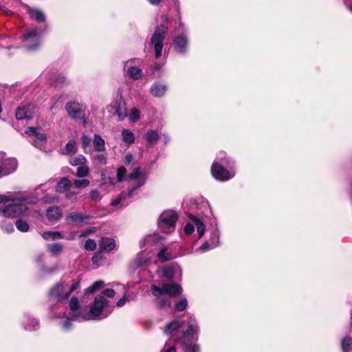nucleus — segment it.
Listing matches in <instances>:
<instances>
[{
	"mask_svg": "<svg viewBox=\"0 0 352 352\" xmlns=\"http://www.w3.org/2000/svg\"><path fill=\"white\" fill-rule=\"evenodd\" d=\"M126 175V169L124 167L121 166L118 168V170H117L118 182H122L124 179Z\"/></svg>",
	"mask_w": 352,
	"mask_h": 352,
	"instance_id": "obj_45",
	"label": "nucleus"
},
{
	"mask_svg": "<svg viewBox=\"0 0 352 352\" xmlns=\"http://www.w3.org/2000/svg\"><path fill=\"white\" fill-rule=\"evenodd\" d=\"M194 230L195 226L190 223H188L184 227V232L188 235L191 234L193 232Z\"/></svg>",
	"mask_w": 352,
	"mask_h": 352,
	"instance_id": "obj_54",
	"label": "nucleus"
},
{
	"mask_svg": "<svg viewBox=\"0 0 352 352\" xmlns=\"http://www.w3.org/2000/svg\"><path fill=\"white\" fill-rule=\"evenodd\" d=\"M121 135L124 143L131 144L135 142V135L129 129H124L121 132Z\"/></svg>",
	"mask_w": 352,
	"mask_h": 352,
	"instance_id": "obj_30",
	"label": "nucleus"
},
{
	"mask_svg": "<svg viewBox=\"0 0 352 352\" xmlns=\"http://www.w3.org/2000/svg\"><path fill=\"white\" fill-rule=\"evenodd\" d=\"M1 11L2 13L5 14L6 15H10L12 14V11L6 8V7H1L0 8Z\"/></svg>",
	"mask_w": 352,
	"mask_h": 352,
	"instance_id": "obj_62",
	"label": "nucleus"
},
{
	"mask_svg": "<svg viewBox=\"0 0 352 352\" xmlns=\"http://www.w3.org/2000/svg\"><path fill=\"white\" fill-rule=\"evenodd\" d=\"M23 324L24 325L25 329L28 331L36 330L38 327V321L36 319L31 318L28 315L24 316Z\"/></svg>",
	"mask_w": 352,
	"mask_h": 352,
	"instance_id": "obj_26",
	"label": "nucleus"
},
{
	"mask_svg": "<svg viewBox=\"0 0 352 352\" xmlns=\"http://www.w3.org/2000/svg\"><path fill=\"white\" fill-rule=\"evenodd\" d=\"M225 156H226V154L225 153L223 152H220L218 155V160H219V163L221 162V164H229V162H223V160H225Z\"/></svg>",
	"mask_w": 352,
	"mask_h": 352,
	"instance_id": "obj_56",
	"label": "nucleus"
},
{
	"mask_svg": "<svg viewBox=\"0 0 352 352\" xmlns=\"http://www.w3.org/2000/svg\"><path fill=\"white\" fill-rule=\"evenodd\" d=\"M219 234L217 231H214L212 234V239L210 242L206 241L199 248V250L201 252H206L217 247L219 244Z\"/></svg>",
	"mask_w": 352,
	"mask_h": 352,
	"instance_id": "obj_20",
	"label": "nucleus"
},
{
	"mask_svg": "<svg viewBox=\"0 0 352 352\" xmlns=\"http://www.w3.org/2000/svg\"><path fill=\"white\" fill-rule=\"evenodd\" d=\"M162 291L168 296L179 295L182 292V287L178 284H164L160 287Z\"/></svg>",
	"mask_w": 352,
	"mask_h": 352,
	"instance_id": "obj_17",
	"label": "nucleus"
},
{
	"mask_svg": "<svg viewBox=\"0 0 352 352\" xmlns=\"http://www.w3.org/2000/svg\"><path fill=\"white\" fill-rule=\"evenodd\" d=\"M168 32V27L164 25L157 26L151 37V43L154 47L155 58H158L162 56L163 48V41Z\"/></svg>",
	"mask_w": 352,
	"mask_h": 352,
	"instance_id": "obj_8",
	"label": "nucleus"
},
{
	"mask_svg": "<svg viewBox=\"0 0 352 352\" xmlns=\"http://www.w3.org/2000/svg\"><path fill=\"white\" fill-rule=\"evenodd\" d=\"M89 219L87 214L80 212H70L66 217V221L68 223H83Z\"/></svg>",
	"mask_w": 352,
	"mask_h": 352,
	"instance_id": "obj_22",
	"label": "nucleus"
},
{
	"mask_svg": "<svg viewBox=\"0 0 352 352\" xmlns=\"http://www.w3.org/2000/svg\"><path fill=\"white\" fill-rule=\"evenodd\" d=\"M62 216V210L59 206H51L46 210V217L50 221H57L61 219Z\"/></svg>",
	"mask_w": 352,
	"mask_h": 352,
	"instance_id": "obj_16",
	"label": "nucleus"
},
{
	"mask_svg": "<svg viewBox=\"0 0 352 352\" xmlns=\"http://www.w3.org/2000/svg\"><path fill=\"white\" fill-rule=\"evenodd\" d=\"M126 299L125 298V296L122 297V298H120L116 303L117 306L119 307H121L122 306L124 305V304L126 303Z\"/></svg>",
	"mask_w": 352,
	"mask_h": 352,
	"instance_id": "obj_61",
	"label": "nucleus"
},
{
	"mask_svg": "<svg viewBox=\"0 0 352 352\" xmlns=\"http://www.w3.org/2000/svg\"><path fill=\"white\" fill-rule=\"evenodd\" d=\"M114 108L120 120H122L126 116V109L121 97L116 100Z\"/></svg>",
	"mask_w": 352,
	"mask_h": 352,
	"instance_id": "obj_24",
	"label": "nucleus"
},
{
	"mask_svg": "<svg viewBox=\"0 0 352 352\" xmlns=\"http://www.w3.org/2000/svg\"><path fill=\"white\" fill-rule=\"evenodd\" d=\"M188 218L194 222L195 226L197 228V232L199 234V237L201 238L205 232V226L201 221H200L197 217L192 214H188Z\"/></svg>",
	"mask_w": 352,
	"mask_h": 352,
	"instance_id": "obj_27",
	"label": "nucleus"
},
{
	"mask_svg": "<svg viewBox=\"0 0 352 352\" xmlns=\"http://www.w3.org/2000/svg\"><path fill=\"white\" fill-rule=\"evenodd\" d=\"M65 108L69 117L73 119L80 118L83 116V107L78 102H67L65 104Z\"/></svg>",
	"mask_w": 352,
	"mask_h": 352,
	"instance_id": "obj_11",
	"label": "nucleus"
},
{
	"mask_svg": "<svg viewBox=\"0 0 352 352\" xmlns=\"http://www.w3.org/2000/svg\"><path fill=\"white\" fill-rule=\"evenodd\" d=\"M69 308L71 311L69 315H71L72 318L79 320H85L84 316H85V313H83L81 309H80L78 298L72 297L71 298L69 302Z\"/></svg>",
	"mask_w": 352,
	"mask_h": 352,
	"instance_id": "obj_13",
	"label": "nucleus"
},
{
	"mask_svg": "<svg viewBox=\"0 0 352 352\" xmlns=\"http://www.w3.org/2000/svg\"><path fill=\"white\" fill-rule=\"evenodd\" d=\"M94 160L101 165H104L107 163V157L104 154H98L95 155Z\"/></svg>",
	"mask_w": 352,
	"mask_h": 352,
	"instance_id": "obj_48",
	"label": "nucleus"
},
{
	"mask_svg": "<svg viewBox=\"0 0 352 352\" xmlns=\"http://www.w3.org/2000/svg\"><path fill=\"white\" fill-rule=\"evenodd\" d=\"M97 244L95 240L89 239L85 241V249L88 251H94L96 250Z\"/></svg>",
	"mask_w": 352,
	"mask_h": 352,
	"instance_id": "obj_42",
	"label": "nucleus"
},
{
	"mask_svg": "<svg viewBox=\"0 0 352 352\" xmlns=\"http://www.w3.org/2000/svg\"><path fill=\"white\" fill-rule=\"evenodd\" d=\"M42 236L45 240H56L64 238V235L59 231L44 232Z\"/></svg>",
	"mask_w": 352,
	"mask_h": 352,
	"instance_id": "obj_31",
	"label": "nucleus"
},
{
	"mask_svg": "<svg viewBox=\"0 0 352 352\" xmlns=\"http://www.w3.org/2000/svg\"><path fill=\"white\" fill-rule=\"evenodd\" d=\"M146 262V259L142 260L140 258H138L135 261L136 267H142L145 264Z\"/></svg>",
	"mask_w": 352,
	"mask_h": 352,
	"instance_id": "obj_60",
	"label": "nucleus"
},
{
	"mask_svg": "<svg viewBox=\"0 0 352 352\" xmlns=\"http://www.w3.org/2000/svg\"><path fill=\"white\" fill-rule=\"evenodd\" d=\"M34 113V107L31 104L20 107L16 111V118L17 120L31 119Z\"/></svg>",
	"mask_w": 352,
	"mask_h": 352,
	"instance_id": "obj_14",
	"label": "nucleus"
},
{
	"mask_svg": "<svg viewBox=\"0 0 352 352\" xmlns=\"http://www.w3.org/2000/svg\"><path fill=\"white\" fill-rule=\"evenodd\" d=\"M8 201V197L6 195H0V204L5 203Z\"/></svg>",
	"mask_w": 352,
	"mask_h": 352,
	"instance_id": "obj_64",
	"label": "nucleus"
},
{
	"mask_svg": "<svg viewBox=\"0 0 352 352\" xmlns=\"http://www.w3.org/2000/svg\"><path fill=\"white\" fill-rule=\"evenodd\" d=\"M188 305V302L186 298H182L175 305V309L177 311H184Z\"/></svg>",
	"mask_w": 352,
	"mask_h": 352,
	"instance_id": "obj_44",
	"label": "nucleus"
},
{
	"mask_svg": "<svg viewBox=\"0 0 352 352\" xmlns=\"http://www.w3.org/2000/svg\"><path fill=\"white\" fill-rule=\"evenodd\" d=\"M167 90L166 85L160 82H155L150 88L152 96L156 98H160L165 95Z\"/></svg>",
	"mask_w": 352,
	"mask_h": 352,
	"instance_id": "obj_21",
	"label": "nucleus"
},
{
	"mask_svg": "<svg viewBox=\"0 0 352 352\" xmlns=\"http://www.w3.org/2000/svg\"><path fill=\"white\" fill-rule=\"evenodd\" d=\"M100 248L105 252H110L116 248V243L114 239L111 238H102L99 243Z\"/></svg>",
	"mask_w": 352,
	"mask_h": 352,
	"instance_id": "obj_23",
	"label": "nucleus"
},
{
	"mask_svg": "<svg viewBox=\"0 0 352 352\" xmlns=\"http://www.w3.org/2000/svg\"><path fill=\"white\" fill-rule=\"evenodd\" d=\"M78 286V282H74L72 285H68L65 282H59L50 290L49 298L50 300L62 302L67 299Z\"/></svg>",
	"mask_w": 352,
	"mask_h": 352,
	"instance_id": "obj_5",
	"label": "nucleus"
},
{
	"mask_svg": "<svg viewBox=\"0 0 352 352\" xmlns=\"http://www.w3.org/2000/svg\"><path fill=\"white\" fill-rule=\"evenodd\" d=\"M90 199L92 201H97L101 199L100 192L97 190H92L90 192Z\"/></svg>",
	"mask_w": 352,
	"mask_h": 352,
	"instance_id": "obj_49",
	"label": "nucleus"
},
{
	"mask_svg": "<svg viewBox=\"0 0 352 352\" xmlns=\"http://www.w3.org/2000/svg\"><path fill=\"white\" fill-rule=\"evenodd\" d=\"M25 133L28 135L35 137L33 144L39 148H41L47 142L45 134L40 133L36 127H28L25 129Z\"/></svg>",
	"mask_w": 352,
	"mask_h": 352,
	"instance_id": "obj_10",
	"label": "nucleus"
},
{
	"mask_svg": "<svg viewBox=\"0 0 352 352\" xmlns=\"http://www.w3.org/2000/svg\"><path fill=\"white\" fill-rule=\"evenodd\" d=\"M67 82L66 78L63 75H58L52 82L55 86L62 85Z\"/></svg>",
	"mask_w": 352,
	"mask_h": 352,
	"instance_id": "obj_47",
	"label": "nucleus"
},
{
	"mask_svg": "<svg viewBox=\"0 0 352 352\" xmlns=\"http://www.w3.org/2000/svg\"><path fill=\"white\" fill-rule=\"evenodd\" d=\"M342 348L344 352H352V338H344L342 340Z\"/></svg>",
	"mask_w": 352,
	"mask_h": 352,
	"instance_id": "obj_34",
	"label": "nucleus"
},
{
	"mask_svg": "<svg viewBox=\"0 0 352 352\" xmlns=\"http://www.w3.org/2000/svg\"><path fill=\"white\" fill-rule=\"evenodd\" d=\"M161 352H177V350L173 346H165Z\"/></svg>",
	"mask_w": 352,
	"mask_h": 352,
	"instance_id": "obj_59",
	"label": "nucleus"
},
{
	"mask_svg": "<svg viewBox=\"0 0 352 352\" xmlns=\"http://www.w3.org/2000/svg\"><path fill=\"white\" fill-rule=\"evenodd\" d=\"M168 248L164 247L157 254L158 258L162 261H166L171 258V256L166 253Z\"/></svg>",
	"mask_w": 352,
	"mask_h": 352,
	"instance_id": "obj_40",
	"label": "nucleus"
},
{
	"mask_svg": "<svg viewBox=\"0 0 352 352\" xmlns=\"http://www.w3.org/2000/svg\"><path fill=\"white\" fill-rule=\"evenodd\" d=\"M127 74L131 78L138 80L142 77V72L138 67L130 66L127 69Z\"/></svg>",
	"mask_w": 352,
	"mask_h": 352,
	"instance_id": "obj_33",
	"label": "nucleus"
},
{
	"mask_svg": "<svg viewBox=\"0 0 352 352\" xmlns=\"http://www.w3.org/2000/svg\"><path fill=\"white\" fill-rule=\"evenodd\" d=\"M76 232L73 231V232H69L67 235H64L63 239H65L66 240H68V241L74 240L76 237Z\"/></svg>",
	"mask_w": 352,
	"mask_h": 352,
	"instance_id": "obj_57",
	"label": "nucleus"
},
{
	"mask_svg": "<svg viewBox=\"0 0 352 352\" xmlns=\"http://www.w3.org/2000/svg\"><path fill=\"white\" fill-rule=\"evenodd\" d=\"M72 185V183L69 179L66 177H63L57 184L56 186V191L57 192H66Z\"/></svg>",
	"mask_w": 352,
	"mask_h": 352,
	"instance_id": "obj_28",
	"label": "nucleus"
},
{
	"mask_svg": "<svg viewBox=\"0 0 352 352\" xmlns=\"http://www.w3.org/2000/svg\"><path fill=\"white\" fill-rule=\"evenodd\" d=\"M100 260H101V256H100V254H98V253L95 254L91 258V261H92L93 263H94V264H98Z\"/></svg>",
	"mask_w": 352,
	"mask_h": 352,
	"instance_id": "obj_58",
	"label": "nucleus"
},
{
	"mask_svg": "<svg viewBox=\"0 0 352 352\" xmlns=\"http://www.w3.org/2000/svg\"><path fill=\"white\" fill-rule=\"evenodd\" d=\"M77 195L76 192H72V191H68L66 193V197L67 199H72V197H75Z\"/></svg>",
	"mask_w": 352,
	"mask_h": 352,
	"instance_id": "obj_63",
	"label": "nucleus"
},
{
	"mask_svg": "<svg viewBox=\"0 0 352 352\" xmlns=\"http://www.w3.org/2000/svg\"><path fill=\"white\" fill-rule=\"evenodd\" d=\"M104 283L102 280L95 282L92 285L86 289L87 294H91L104 286Z\"/></svg>",
	"mask_w": 352,
	"mask_h": 352,
	"instance_id": "obj_39",
	"label": "nucleus"
},
{
	"mask_svg": "<svg viewBox=\"0 0 352 352\" xmlns=\"http://www.w3.org/2000/svg\"><path fill=\"white\" fill-rule=\"evenodd\" d=\"M174 46L177 52L184 54L187 47L186 36L184 35L176 36L174 39Z\"/></svg>",
	"mask_w": 352,
	"mask_h": 352,
	"instance_id": "obj_19",
	"label": "nucleus"
},
{
	"mask_svg": "<svg viewBox=\"0 0 352 352\" xmlns=\"http://www.w3.org/2000/svg\"><path fill=\"white\" fill-rule=\"evenodd\" d=\"M17 167V162L14 158L6 159L3 162L2 168L3 175L4 176L14 173Z\"/></svg>",
	"mask_w": 352,
	"mask_h": 352,
	"instance_id": "obj_18",
	"label": "nucleus"
},
{
	"mask_svg": "<svg viewBox=\"0 0 352 352\" xmlns=\"http://www.w3.org/2000/svg\"><path fill=\"white\" fill-rule=\"evenodd\" d=\"M91 142V139L88 135H83L82 136V144L84 149H86L88 146H90Z\"/></svg>",
	"mask_w": 352,
	"mask_h": 352,
	"instance_id": "obj_50",
	"label": "nucleus"
},
{
	"mask_svg": "<svg viewBox=\"0 0 352 352\" xmlns=\"http://www.w3.org/2000/svg\"><path fill=\"white\" fill-rule=\"evenodd\" d=\"M199 327L195 318L191 315L187 316V320H174L168 324L164 332L179 341L185 352H200L197 340Z\"/></svg>",
	"mask_w": 352,
	"mask_h": 352,
	"instance_id": "obj_1",
	"label": "nucleus"
},
{
	"mask_svg": "<svg viewBox=\"0 0 352 352\" xmlns=\"http://www.w3.org/2000/svg\"><path fill=\"white\" fill-rule=\"evenodd\" d=\"M160 138L159 133L155 130H148L146 133V140L150 146L155 144Z\"/></svg>",
	"mask_w": 352,
	"mask_h": 352,
	"instance_id": "obj_32",
	"label": "nucleus"
},
{
	"mask_svg": "<svg viewBox=\"0 0 352 352\" xmlns=\"http://www.w3.org/2000/svg\"><path fill=\"white\" fill-rule=\"evenodd\" d=\"M178 217L177 213L173 210H166L163 212L157 222L158 228L161 232L170 234L175 230V224Z\"/></svg>",
	"mask_w": 352,
	"mask_h": 352,
	"instance_id": "obj_6",
	"label": "nucleus"
},
{
	"mask_svg": "<svg viewBox=\"0 0 352 352\" xmlns=\"http://www.w3.org/2000/svg\"><path fill=\"white\" fill-rule=\"evenodd\" d=\"M43 32L41 28H29L23 33L21 41L23 46L28 50H35L40 45L41 34Z\"/></svg>",
	"mask_w": 352,
	"mask_h": 352,
	"instance_id": "obj_7",
	"label": "nucleus"
},
{
	"mask_svg": "<svg viewBox=\"0 0 352 352\" xmlns=\"http://www.w3.org/2000/svg\"><path fill=\"white\" fill-rule=\"evenodd\" d=\"M116 292L113 289H104L100 295H102L104 298L105 296L112 298L115 296Z\"/></svg>",
	"mask_w": 352,
	"mask_h": 352,
	"instance_id": "obj_53",
	"label": "nucleus"
},
{
	"mask_svg": "<svg viewBox=\"0 0 352 352\" xmlns=\"http://www.w3.org/2000/svg\"><path fill=\"white\" fill-rule=\"evenodd\" d=\"M133 160V157L131 154L127 153L124 158V162L125 164H130Z\"/></svg>",
	"mask_w": 352,
	"mask_h": 352,
	"instance_id": "obj_55",
	"label": "nucleus"
},
{
	"mask_svg": "<svg viewBox=\"0 0 352 352\" xmlns=\"http://www.w3.org/2000/svg\"><path fill=\"white\" fill-rule=\"evenodd\" d=\"M89 167L84 164L78 167L76 175L78 177H85L89 174Z\"/></svg>",
	"mask_w": 352,
	"mask_h": 352,
	"instance_id": "obj_38",
	"label": "nucleus"
},
{
	"mask_svg": "<svg viewBox=\"0 0 352 352\" xmlns=\"http://www.w3.org/2000/svg\"><path fill=\"white\" fill-rule=\"evenodd\" d=\"M70 163L72 166H80L84 164H86L87 160L83 155H79L75 157L72 158L70 160Z\"/></svg>",
	"mask_w": 352,
	"mask_h": 352,
	"instance_id": "obj_37",
	"label": "nucleus"
},
{
	"mask_svg": "<svg viewBox=\"0 0 352 352\" xmlns=\"http://www.w3.org/2000/svg\"><path fill=\"white\" fill-rule=\"evenodd\" d=\"M129 119L132 122H136L140 119V112L136 108H133L129 114Z\"/></svg>",
	"mask_w": 352,
	"mask_h": 352,
	"instance_id": "obj_46",
	"label": "nucleus"
},
{
	"mask_svg": "<svg viewBox=\"0 0 352 352\" xmlns=\"http://www.w3.org/2000/svg\"><path fill=\"white\" fill-rule=\"evenodd\" d=\"M93 145L96 151L102 152L105 150V142L104 139L98 135H94Z\"/></svg>",
	"mask_w": 352,
	"mask_h": 352,
	"instance_id": "obj_29",
	"label": "nucleus"
},
{
	"mask_svg": "<svg viewBox=\"0 0 352 352\" xmlns=\"http://www.w3.org/2000/svg\"><path fill=\"white\" fill-rule=\"evenodd\" d=\"M16 227L21 232H27L30 228L28 223L22 219H19L16 221Z\"/></svg>",
	"mask_w": 352,
	"mask_h": 352,
	"instance_id": "obj_41",
	"label": "nucleus"
},
{
	"mask_svg": "<svg viewBox=\"0 0 352 352\" xmlns=\"http://www.w3.org/2000/svg\"><path fill=\"white\" fill-rule=\"evenodd\" d=\"M76 142L73 140H69L66 144L64 150V153L69 155L76 152Z\"/></svg>",
	"mask_w": 352,
	"mask_h": 352,
	"instance_id": "obj_36",
	"label": "nucleus"
},
{
	"mask_svg": "<svg viewBox=\"0 0 352 352\" xmlns=\"http://www.w3.org/2000/svg\"><path fill=\"white\" fill-rule=\"evenodd\" d=\"M28 12L32 19L37 23H43L45 21L46 17L45 14L40 10L36 8H28Z\"/></svg>",
	"mask_w": 352,
	"mask_h": 352,
	"instance_id": "obj_25",
	"label": "nucleus"
},
{
	"mask_svg": "<svg viewBox=\"0 0 352 352\" xmlns=\"http://www.w3.org/2000/svg\"><path fill=\"white\" fill-rule=\"evenodd\" d=\"M90 182L88 179H75L73 182V185L76 188H85L89 185Z\"/></svg>",
	"mask_w": 352,
	"mask_h": 352,
	"instance_id": "obj_43",
	"label": "nucleus"
},
{
	"mask_svg": "<svg viewBox=\"0 0 352 352\" xmlns=\"http://www.w3.org/2000/svg\"><path fill=\"white\" fill-rule=\"evenodd\" d=\"M8 197V201L4 204L12 201V203L6 206H0V214L5 217L15 218L21 215L26 214L28 212V204H36L38 198L35 196L22 197L19 199H10Z\"/></svg>",
	"mask_w": 352,
	"mask_h": 352,
	"instance_id": "obj_2",
	"label": "nucleus"
},
{
	"mask_svg": "<svg viewBox=\"0 0 352 352\" xmlns=\"http://www.w3.org/2000/svg\"><path fill=\"white\" fill-rule=\"evenodd\" d=\"M1 227L2 230L6 231L8 233H10L14 231L13 225L10 223H2Z\"/></svg>",
	"mask_w": 352,
	"mask_h": 352,
	"instance_id": "obj_51",
	"label": "nucleus"
},
{
	"mask_svg": "<svg viewBox=\"0 0 352 352\" xmlns=\"http://www.w3.org/2000/svg\"><path fill=\"white\" fill-rule=\"evenodd\" d=\"M113 307L102 295H97L91 305L90 309L84 316L85 320H100L107 318Z\"/></svg>",
	"mask_w": 352,
	"mask_h": 352,
	"instance_id": "obj_3",
	"label": "nucleus"
},
{
	"mask_svg": "<svg viewBox=\"0 0 352 352\" xmlns=\"http://www.w3.org/2000/svg\"><path fill=\"white\" fill-rule=\"evenodd\" d=\"M151 291L153 294L157 298V303L160 308L162 309L170 305L169 296H165L160 287L152 285Z\"/></svg>",
	"mask_w": 352,
	"mask_h": 352,
	"instance_id": "obj_12",
	"label": "nucleus"
},
{
	"mask_svg": "<svg viewBox=\"0 0 352 352\" xmlns=\"http://www.w3.org/2000/svg\"><path fill=\"white\" fill-rule=\"evenodd\" d=\"M72 320H75L74 318H72L70 316L69 318H67L62 323V326L64 329L69 330L72 327Z\"/></svg>",
	"mask_w": 352,
	"mask_h": 352,
	"instance_id": "obj_52",
	"label": "nucleus"
},
{
	"mask_svg": "<svg viewBox=\"0 0 352 352\" xmlns=\"http://www.w3.org/2000/svg\"><path fill=\"white\" fill-rule=\"evenodd\" d=\"M224 164L215 162L211 167V173L212 176L218 180L226 181L234 176V173L228 171L223 166Z\"/></svg>",
	"mask_w": 352,
	"mask_h": 352,
	"instance_id": "obj_9",
	"label": "nucleus"
},
{
	"mask_svg": "<svg viewBox=\"0 0 352 352\" xmlns=\"http://www.w3.org/2000/svg\"><path fill=\"white\" fill-rule=\"evenodd\" d=\"M162 276L168 279L179 278L182 276V271L177 265H171L162 269Z\"/></svg>",
	"mask_w": 352,
	"mask_h": 352,
	"instance_id": "obj_15",
	"label": "nucleus"
},
{
	"mask_svg": "<svg viewBox=\"0 0 352 352\" xmlns=\"http://www.w3.org/2000/svg\"><path fill=\"white\" fill-rule=\"evenodd\" d=\"M47 248L50 250V252L54 254H58L63 250V245L59 243H55L53 244H49L47 245Z\"/></svg>",
	"mask_w": 352,
	"mask_h": 352,
	"instance_id": "obj_35",
	"label": "nucleus"
},
{
	"mask_svg": "<svg viewBox=\"0 0 352 352\" xmlns=\"http://www.w3.org/2000/svg\"><path fill=\"white\" fill-rule=\"evenodd\" d=\"M129 178L132 180H137L138 185L131 187L129 189L128 192H122L116 199H113L111 201V205L113 206H118L120 205L119 208H122L128 206L130 203L129 201H126V198H131L133 195V192L138 189V188L142 186L146 179V176L144 173H143L140 167L134 168L132 172L129 175Z\"/></svg>",
	"mask_w": 352,
	"mask_h": 352,
	"instance_id": "obj_4",
	"label": "nucleus"
}]
</instances>
